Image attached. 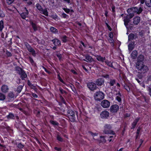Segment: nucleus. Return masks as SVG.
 Returning a JSON list of instances; mask_svg holds the SVG:
<instances>
[{"instance_id":"f257e3e1","label":"nucleus","mask_w":151,"mask_h":151,"mask_svg":"<svg viewBox=\"0 0 151 151\" xmlns=\"http://www.w3.org/2000/svg\"><path fill=\"white\" fill-rule=\"evenodd\" d=\"M137 68L141 71L142 73H144L148 70L147 67L143 63L137 62L136 65Z\"/></svg>"},{"instance_id":"bf43d9fd","label":"nucleus","mask_w":151,"mask_h":151,"mask_svg":"<svg viewBox=\"0 0 151 151\" xmlns=\"http://www.w3.org/2000/svg\"><path fill=\"white\" fill-rule=\"evenodd\" d=\"M64 1L68 3H70V0H63Z\"/></svg>"},{"instance_id":"6ab92c4d","label":"nucleus","mask_w":151,"mask_h":151,"mask_svg":"<svg viewBox=\"0 0 151 151\" xmlns=\"http://www.w3.org/2000/svg\"><path fill=\"white\" fill-rule=\"evenodd\" d=\"M52 41L55 46H60L61 45L60 41L58 39H54L52 40Z\"/></svg>"},{"instance_id":"a19ab883","label":"nucleus","mask_w":151,"mask_h":151,"mask_svg":"<svg viewBox=\"0 0 151 151\" xmlns=\"http://www.w3.org/2000/svg\"><path fill=\"white\" fill-rule=\"evenodd\" d=\"M14 1V0H6V2L8 4H12Z\"/></svg>"},{"instance_id":"9b49d317","label":"nucleus","mask_w":151,"mask_h":151,"mask_svg":"<svg viewBox=\"0 0 151 151\" xmlns=\"http://www.w3.org/2000/svg\"><path fill=\"white\" fill-rule=\"evenodd\" d=\"M110 109L112 113L116 112L119 109V106L116 104L113 105L111 106Z\"/></svg>"},{"instance_id":"4be33fe9","label":"nucleus","mask_w":151,"mask_h":151,"mask_svg":"<svg viewBox=\"0 0 151 151\" xmlns=\"http://www.w3.org/2000/svg\"><path fill=\"white\" fill-rule=\"evenodd\" d=\"M144 59L143 55H139L138 58L137 62L139 63H142V61Z\"/></svg>"},{"instance_id":"473e14b6","label":"nucleus","mask_w":151,"mask_h":151,"mask_svg":"<svg viewBox=\"0 0 151 151\" xmlns=\"http://www.w3.org/2000/svg\"><path fill=\"white\" fill-rule=\"evenodd\" d=\"M105 63L109 66L110 67H112V63L111 62H109L108 60H106L105 61Z\"/></svg>"},{"instance_id":"0eeeda50","label":"nucleus","mask_w":151,"mask_h":151,"mask_svg":"<svg viewBox=\"0 0 151 151\" xmlns=\"http://www.w3.org/2000/svg\"><path fill=\"white\" fill-rule=\"evenodd\" d=\"M67 114L70 120L72 122L75 121V117L74 111L71 110H69L67 111Z\"/></svg>"},{"instance_id":"72a5a7b5","label":"nucleus","mask_w":151,"mask_h":151,"mask_svg":"<svg viewBox=\"0 0 151 151\" xmlns=\"http://www.w3.org/2000/svg\"><path fill=\"white\" fill-rule=\"evenodd\" d=\"M115 83V81L114 79L111 80L109 83L111 86H113Z\"/></svg>"},{"instance_id":"864d4df0","label":"nucleus","mask_w":151,"mask_h":151,"mask_svg":"<svg viewBox=\"0 0 151 151\" xmlns=\"http://www.w3.org/2000/svg\"><path fill=\"white\" fill-rule=\"evenodd\" d=\"M106 24L108 28L109 29V30H110V31H111V28L110 26L108 25V24L107 23H106Z\"/></svg>"},{"instance_id":"4468645a","label":"nucleus","mask_w":151,"mask_h":151,"mask_svg":"<svg viewBox=\"0 0 151 151\" xmlns=\"http://www.w3.org/2000/svg\"><path fill=\"white\" fill-rule=\"evenodd\" d=\"M1 90L2 92L5 93L8 92L9 88L7 86L4 85L1 87Z\"/></svg>"},{"instance_id":"052dcab7","label":"nucleus","mask_w":151,"mask_h":151,"mask_svg":"<svg viewBox=\"0 0 151 151\" xmlns=\"http://www.w3.org/2000/svg\"><path fill=\"white\" fill-rule=\"evenodd\" d=\"M55 150L58 151H60V148H58L57 147H55Z\"/></svg>"},{"instance_id":"7c9ffc66","label":"nucleus","mask_w":151,"mask_h":151,"mask_svg":"<svg viewBox=\"0 0 151 151\" xmlns=\"http://www.w3.org/2000/svg\"><path fill=\"white\" fill-rule=\"evenodd\" d=\"M4 27V22L2 20L0 22V31H1Z\"/></svg>"},{"instance_id":"c756f323","label":"nucleus","mask_w":151,"mask_h":151,"mask_svg":"<svg viewBox=\"0 0 151 151\" xmlns=\"http://www.w3.org/2000/svg\"><path fill=\"white\" fill-rule=\"evenodd\" d=\"M5 99V96L3 94L0 93V101L4 100Z\"/></svg>"},{"instance_id":"39448f33","label":"nucleus","mask_w":151,"mask_h":151,"mask_svg":"<svg viewBox=\"0 0 151 151\" xmlns=\"http://www.w3.org/2000/svg\"><path fill=\"white\" fill-rule=\"evenodd\" d=\"M128 14H129L124 17V24L125 26L127 25L128 23L130 21V19L134 15V14L132 13Z\"/></svg>"},{"instance_id":"2f4dec72","label":"nucleus","mask_w":151,"mask_h":151,"mask_svg":"<svg viewBox=\"0 0 151 151\" xmlns=\"http://www.w3.org/2000/svg\"><path fill=\"white\" fill-rule=\"evenodd\" d=\"M134 37V35L133 34H131L128 36V40H130L133 39Z\"/></svg>"},{"instance_id":"69168bd1","label":"nucleus","mask_w":151,"mask_h":151,"mask_svg":"<svg viewBox=\"0 0 151 151\" xmlns=\"http://www.w3.org/2000/svg\"><path fill=\"white\" fill-rule=\"evenodd\" d=\"M112 10L113 12L114 11L115 7L114 6H112L111 7Z\"/></svg>"},{"instance_id":"5701e85b","label":"nucleus","mask_w":151,"mask_h":151,"mask_svg":"<svg viewBox=\"0 0 151 151\" xmlns=\"http://www.w3.org/2000/svg\"><path fill=\"white\" fill-rule=\"evenodd\" d=\"M140 119L139 117H138L137 118L134 120V122L132 124V126L133 128H134L135 127L137 123L139 121Z\"/></svg>"},{"instance_id":"1a4fd4ad","label":"nucleus","mask_w":151,"mask_h":151,"mask_svg":"<svg viewBox=\"0 0 151 151\" xmlns=\"http://www.w3.org/2000/svg\"><path fill=\"white\" fill-rule=\"evenodd\" d=\"M26 47L28 51L31 52L32 55L34 56L36 55L35 52L34 50L28 44H26Z\"/></svg>"},{"instance_id":"6e6d98bb","label":"nucleus","mask_w":151,"mask_h":151,"mask_svg":"<svg viewBox=\"0 0 151 151\" xmlns=\"http://www.w3.org/2000/svg\"><path fill=\"white\" fill-rule=\"evenodd\" d=\"M29 60L31 63H32L33 62V60L32 58L29 57Z\"/></svg>"},{"instance_id":"c9c22d12","label":"nucleus","mask_w":151,"mask_h":151,"mask_svg":"<svg viewBox=\"0 0 151 151\" xmlns=\"http://www.w3.org/2000/svg\"><path fill=\"white\" fill-rule=\"evenodd\" d=\"M8 96L11 98H14V94L12 92H9L8 94Z\"/></svg>"},{"instance_id":"338daca9","label":"nucleus","mask_w":151,"mask_h":151,"mask_svg":"<svg viewBox=\"0 0 151 151\" xmlns=\"http://www.w3.org/2000/svg\"><path fill=\"white\" fill-rule=\"evenodd\" d=\"M7 11H12V12L13 11L12 9H9V8H7Z\"/></svg>"},{"instance_id":"f3484780","label":"nucleus","mask_w":151,"mask_h":151,"mask_svg":"<svg viewBox=\"0 0 151 151\" xmlns=\"http://www.w3.org/2000/svg\"><path fill=\"white\" fill-rule=\"evenodd\" d=\"M24 9L25 10L26 12H23L21 14L22 17L24 19H25L27 17L28 14V11L26 8H24Z\"/></svg>"},{"instance_id":"5fc2aeb1","label":"nucleus","mask_w":151,"mask_h":151,"mask_svg":"<svg viewBox=\"0 0 151 151\" xmlns=\"http://www.w3.org/2000/svg\"><path fill=\"white\" fill-rule=\"evenodd\" d=\"M32 95L33 97L35 98H37L38 97V96L34 93H32Z\"/></svg>"},{"instance_id":"2eb2a0df","label":"nucleus","mask_w":151,"mask_h":151,"mask_svg":"<svg viewBox=\"0 0 151 151\" xmlns=\"http://www.w3.org/2000/svg\"><path fill=\"white\" fill-rule=\"evenodd\" d=\"M100 115L102 118H107L109 116V113L108 111H102Z\"/></svg>"},{"instance_id":"a878e982","label":"nucleus","mask_w":151,"mask_h":151,"mask_svg":"<svg viewBox=\"0 0 151 151\" xmlns=\"http://www.w3.org/2000/svg\"><path fill=\"white\" fill-rule=\"evenodd\" d=\"M128 47L129 50L130 52L133 49L134 47L133 43H132L129 44L128 45Z\"/></svg>"},{"instance_id":"3c124183","label":"nucleus","mask_w":151,"mask_h":151,"mask_svg":"<svg viewBox=\"0 0 151 151\" xmlns=\"http://www.w3.org/2000/svg\"><path fill=\"white\" fill-rule=\"evenodd\" d=\"M58 79L61 82H62V83H64V82H63V80L61 79V78H60V76L58 75Z\"/></svg>"},{"instance_id":"f8f14e48","label":"nucleus","mask_w":151,"mask_h":151,"mask_svg":"<svg viewBox=\"0 0 151 151\" xmlns=\"http://www.w3.org/2000/svg\"><path fill=\"white\" fill-rule=\"evenodd\" d=\"M96 59L99 62H104L106 59L105 57H103L100 55H95Z\"/></svg>"},{"instance_id":"423d86ee","label":"nucleus","mask_w":151,"mask_h":151,"mask_svg":"<svg viewBox=\"0 0 151 151\" xmlns=\"http://www.w3.org/2000/svg\"><path fill=\"white\" fill-rule=\"evenodd\" d=\"M36 6L37 9L40 12L45 15L46 16H48V13L46 9H43L41 6L39 4H37Z\"/></svg>"},{"instance_id":"f03ea898","label":"nucleus","mask_w":151,"mask_h":151,"mask_svg":"<svg viewBox=\"0 0 151 151\" xmlns=\"http://www.w3.org/2000/svg\"><path fill=\"white\" fill-rule=\"evenodd\" d=\"M142 11V9L141 7H139L138 9L137 7H134L130 9H128L127 10L128 13H136L137 14H139Z\"/></svg>"},{"instance_id":"aec40b11","label":"nucleus","mask_w":151,"mask_h":151,"mask_svg":"<svg viewBox=\"0 0 151 151\" xmlns=\"http://www.w3.org/2000/svg\"><path fill=\"white\" fill-rule=\"evenodd\" d=\"M50 31L53 33L56 34L58 33V30L56 28L53 27H50Z\"/></svg>"},{"instance_id":"37998d69","label":"nucleus","mask_w":151,"mask_h":151,"mask_svg":"<svg viewBox=\"0 0 151 151\" xmlns=\"http://www.w3.org/2000/svg\"><path fill=\"white\" fill-rule=\"evenodd\" d=\"M57 139L58 141L60 142H62L63 141L62 138L59 135H58L57 136Z\"/></svg>"},{"instance_id":"7ed1b4c3","label":"nucleus","mask_w":151,"mask_h":151,"mask_svg":"<svg viewBox=\"0 0 151 151\" xmlns=\"http://www.w3.org/2000/svg\"><path fill=\"white\" fill-rule=\"evenodd\" d=\"M104 94L102 92L99 91L95 93L94 97L96 101H100L104 98Z\"/></svg>"},{"instance_id":"4d7b16f0","label":"nucleus","mask_w":151,"mask_h":151,"mask_svg":"<svg viewBox=\"0 0 151 151\" xmlns=\"http://www.w3.org/2000/svg\"><path fill=\"white\" fill-rule=\"evenodd\" d=\"M109 42L110 43H113L114 40L112 38H110L109 39Z\"/></svg>"},{"instance_id":"bb28decb","label":"nucleus","mask_w":151,"mask_h":151,"mask_svg":"<svg viewBox=\"0 0 151 151\" xmlns=\"http://www.w3.org/2000/svg\"><path fill=\"white\" fill-rule=\"evenodd\" d=\"M31 24L32 25V27L33 28L34 30L35 31L37 30V27L36 24L33 23L32 22H31Z\"/></svg>"},{"instance_id":"393cba45","label":"nucleus","mask_w":151,"mask_h":151,"mask_svg":"<svg viewBox=\"0 0 151 151\" xmlns=\"http://www.w3.org/2000/svg\"><path fill=\"white\" fill-rule=\"evenodd\" d=\"M116 95H117L116 97V100H117L119 102H120L121 101V99L120 98L121 95L119 91H118V93L116 94Z\"/></svg>"},{"instance_id":"ddd939ff","label":"nucleus","mask_w":151,"mask_h":151,"mask_svg":"<svg viewBox=\"0 0 151 151\" xmlns=\"http://www.w3.org/2000/svg\"><path fill=\"white\" fill-rule=\"evenodd\" d=\"M96 84L98 86H101L104 84V80L103 79L99 78L96 81Z\"/></svg>"},{"instance_id":"8fccbe9b","label":"nucleus","mask_w":151,"mask_h":151,"mask_svg":"<svg viewBox=\"0 0 151 151\" xmlns=\"http://www.w3.org/2000/svg\"><path fill=\"white\" fill-rule=\"evenodd\" d=\"M59 90L61 93L63 94L65 93V91L63 89L61 88H59Z\"/></svg>"},{"instance_id":"ea45409f","label":"nucleus","mask_w":151,"mask_h":151,"mask_svg":"<svg viewBox=\"0 0 151 151\" xmlns=\"http://www.w3.org/2000/svg\"><path fill=\"white\" fill-rule=\"evenodd\" d=\"M89 135H91L93 137L97 136L98 134L96 133H93L91 132H89Z\"/></svg>"},{"instance_id":"603ef678","label":"nucleus","mask_w":151,"mask_h":151,"mask_svg":"<svg viewBox=\"0 0 151 151\" xmlns=\"http://www.w3.org/2000/svg\"><path fill=\"white\" fill-rule=\"evenodd\" d=\"M62 15L63 16V17L65 18H66L68 15L65 14V13H63L62 14Z\"/></svg>"},{"instance_id":"13d9d810","label":"nucleus","mask_w":151,"mask_h":151,"mask_svg":"<svg viewBox=\"0 0 151 151\" xmlns=\"http://www.w3.org/2000/svg\"><path fill=\"white\" fill-rule=\"evenodd\" d=\"M140 1V2L142 4H143L145 2V0H139Z\"/></svg>"},{"instance_id":"dca6fc26","label":"nucleus","mask_w":151,"mask_h":151,"mask_svg":"<svg viewBox=\"0 0 151 151\" xmlns=\"http://www.w3.org/2000/svg\"><path fill=\"white\" fill-rule=\"evenodd\" d=\"M140 20V17L136 16L133 19V23L134 24L137 25L139 22Z\"/></svg>"},{"instance_id":"09e8293b","label":"nucleus","mask_w":151,"mask_h":151,"mask_svg":"<svg viewBox=\"0 0 151 151\" xmlns=\"http://www.w3.org/2000/svg\"><path fill=\"white\" fill-rule=\"evenodd\" d=\"M109 36L110 37V38H112L113 37V33L111 32L109 34Z\"/></svg>"},{"instance_id":"58836bf2","label":"nucleus","mask_w":151,"mask_h":151,"mask_svg":"<svg viewBox=\"0 0 151 151\" xmlns=\"http://www.w3.org/2000/svg\"><path fill=\"white\" fill-rule=\"evenodd\" d=\"M22 89V86H20L17 87V91L18 92L20 93Z\"/></svg>"},{"instance_id":"9d476101","label":"nucleus","mask_w":151,"mask_h":151,"mask_svg":"<svg viewBox=\"0 0 151 151\" xmlns=\"http://www.w3.org/2000/svg\"><path fill=\"white\" fill-rule=\"evenodd\" d=\"M88 87L91 90H94L96 88V84L93 82H89L87 84Z\"/></svg>"},{"instance_id":"4c0bfd02","label":"nucleus","mask_w":151,"mask_h":151,"mask_svg":"<svg viewBox=\"0 0 151 151\" xmlns=\"http://www.w3.org/2000/svg\"><path fill=\"white\" fill-rule=\"evenodd\" d=\"M5 16V14L0 9V17H4Z\"/></svg>"},{"instance_id":"0e129e2a","label":"nucleus","mask_w":151,"mask_h":151,"mask_svg":"<svg viewBox=\"0 0 151 151\" xmlns=\"http://www.w3.org/2000/svg\"><path fill=\"white\" fill-rule=\"evenodd\" d=\"M72 72L73 73H74V74H76V72L74 70H72Z\"/></svg>"},{"instance_id":"774afa93","label":"nucleus","mask_w":151,"mask_h":151,"mask_svg":"<svg viewBox=\"0 0 151 151\" xmlns=\"http://www.w3.org/2000/svg\"><path fill=\"white\" fill-rule=\"evenodd\" d=\"M123 148H120L119 150H117V151H122Z\"/></svg>"},{"instance_id":"a18cd8bd","label":"nucleus","mask_w":151,"mask_h":151,"mask_svg":"<svg viewBox=\"0 0 151 151\" xmlns=\"http://www.w3.org/2000/svg\"><path fill=\"white\" fill-rule=\"evenodd\" d=\"M124 88L126 89L128 91H130V88L129 87L127 86V85H126L124 86Z\"/></svg>"},{"instance_id":"20e7f679","label":"nucleus","mask_w":151,"mask_h":151,"mask_svg":"<svg viewBox=\"0 0 151 151\" xmlns=\"http://www.w3.org/2000/svg\"><path fill=\"white\" fill-rule=\"evenodd\" d=\"M104 130L103 132L106 134H114V133L112 130H110L111 128V126L109 124H106L104 127Z\"/></svg>"},{"instance_id":"c85d7f7f","label":"nucleus","mask_w":151,"mask_h":151,"mask_svg":"<svg viewBox=\"0 0 151 151\" xmlns=\"http://www.w3.org/2000/svg\"><path fill=\"white\" fill-rule=\"evenodd\" d=\"M7 117L8 119H14V116L13 114L10 113L7 116Z\"/></svg>"},{"instance_id":"e2e57ef3","label":"nucleus","mask_w":151,"mask_h":151,"mask_svg":"<svg viewBox=\"0 0 151 151\" xmlns=\"http://www.w3.org/2000/svg\"><path fill=\"white\" fill-rule=\"evenodd\" d=\"M148 80V81H151V75L149 76Z\"/></svg>"},{"instance_id":"680f3d73","label":"nucleus","mask_w":151,"mask_h":151,"mask_svg":"<svg viewBox=\"0 0 151 151\" xmlns=\"http://www.w3.org/2000/svg\"><path fill=\"white\" fill-rule=\"evenodd\" d=\"M82 67L87 72H88V70L85 67V66L83 65L82 66Z\"/></svg>"},{"instance_id":"412c9836","label":"nucleus","mask_w":151,"mask_h":151,"mask_svg":"<svg viewBox=\"0 0 151 151\" xmlns=\"http://www.w3.org/2000/svg\"><path fill=\"white\" fill-rule=\"evenodd\" d=\"M20 75L22 79L23 80L24 79L27 77V75L25 73L24 71L22 70H21L20 73Z\"/></svg>"},{"instance_id":"f704fd0d","label":"nucleus","mask_w":151,"mask_h":151,"mask_svg":"<svg viewBox=\"0 0 151 151\" xmlns=\"http://www.w3.org/2000/svg\"><path fill=\"white\" fill-rule=\"evenodd\" d=\"M50 122L52 125H58V122L56 121H55L52 120H51L50 121Z\"/></svg>"},{"instance_id":"de8ad7c7","label":"nucleus","mask_w":151,"mask_h":151,"mask_svg":"<svg viewBox=\"0 0 151 151\" xmlns=\"http://www.w3.org/2000/svg\"><path fill=\"white\" fill-rule=\"evenodd\" d=\"M6 53L7 55L8 56H12V54H11V53L7 51L6 52Z\"/></svg>"},{"instance_id":"79ce46f5","label":"nucleus","mask_w":151,"mask_h":151,"mask_svg":"<svg viewBox=\"0 0 151 151\" xmlns=\"http://www.w3.org/2000/svg\"><path fill=\"white\" fill-rule=\"evenodd\" d=\"M51 17L53 18L56 20L57 19L58 17L56 14H54Z\"/></svg>"},{"instance_id":"e433bc0d","label":"nucleus","mask_w":151,"mask_h":151,"mask_svg":"<svg viewBox=\"0 0 151 151\" xmlns=\"http://www.w3.org/2000/svg\"><path fill=\"white\" fill-rule=\"evenodd\" d=\"M62 40L63 42H66L67 41V37L65 36L62 37Z\"/></svg>"},{"instance_id":"cd10ccee","label":"nucleus","mask_w":151,"mask_h":151,"mask_svg":"<svg viewBox=\"0 0 151 151\" xmlns=\"http://www.w3.org/2000/svg\"><path fill=\"white\" fill-rule=\"evenodd\" d=\"M145 3L147 6L151 7V0H145Z\"/></svg>"},{"instance_id":"b1692460","label":"nucleus","mask_w":151,"mask_h":151,"mask_svg":"<svg viewBox=\"0 0 151 151\" xmlns=\"http://www.w3.org/2000/svg\"><path fill=\"white\" fill-rule=\"evenodd\" d=\"M137 55V51H133L131 54V57L132 58L134 59L135 58Z\"/></svg>"},{"instance_id":"6e6552de","label":"nucleus","mask_w":151,"mask_h":151,"mask_svg":"<svg viewBox=\"0 0 151 151\" xmlns=\"http://www.w3.org/2000/svg\"><path fill=\"white\" fill-rule=\"evenodd\" d=\"M101 104L103 107L106 108L109 107L110 106V103L108 100H104L101 101Z\"/></svg>"},{"instance_id":"c03bdc74","label":"nucleus","mask_w":151,"mask_h":151,"mask_svg":"<svg viewBox=\"0 0 151 151\" xmlns=\"http://www.w3.org/2000/svg\"><path fill=\"white\" fill-rule=\"evenodd\" d=\"M63 9L67 13H68L70 11V9H68L64 8Z\"/></svg>"},{"instance_id":"49530a36","label":"nucleus","mask_w":151,"mask_h":151,"mask_svg":"<svg viewBox=\"0 0 151 151\" xmlns=\"http://www.w3.org/2000/svg\"><path fill=\"white\" fill-rule=\"evenodd\" d=\"M17 146L19 148H22L24 146L21 143H19L18 145Z\"/></svg>"},{"instance_id":"a211bd4d","label":"nucleus","mask_w":151,"mask_h":151,"mask_svg":"<svg viewBox=\"0 0 151 151\" xmlns=\"http://www.w3.org/2000/svg\"><path fill=\"white\" fill-rule=\"evenodd\" d=\"M85 58L86 60L84 59L83 60L87 62H91L93 61V59L92 57L89 55H86L85 56Z\"/></svg>"}]
</instances>
